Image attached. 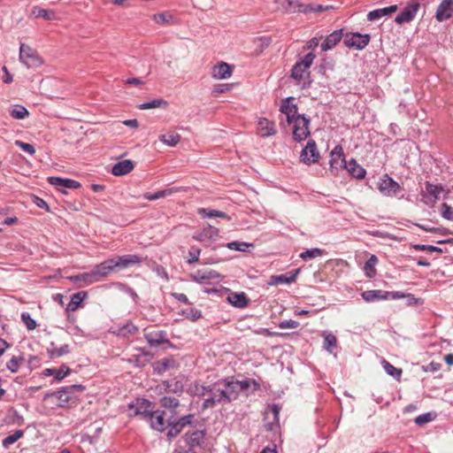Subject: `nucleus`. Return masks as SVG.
Wrapping results in <instances>:
<instances>
[{
  "instance_id": "34",
  "label": "nucleus",
  "mask_w": 453,
  "mask_h": 453,
  "mask_svg": "<svg viewBox=\"0 0 453 453\" xmlns=\"http://www.w3.org/2000/svg\"><path fill=\"white\" fill-rule=\"evenodd\" d=\"M101 278L103 277L99 274L95 266L90 271L77 275L79 280L84 281L88 285L97 282Z\"/></svg>"
},
{
  "instance_id": "36",
  "label": "nucleus",
  "mask_w": 453,
  "mask_h": 453,
  "mask_svg": "<svg viewBox=\"0 0 453 453\" xmlns=\"http://www.w3.org/2000/svg\"><path fill=\"white\" fill-rule=\"evenodd\" d=\"M81 187L79 181L58 177V193L67 194L66 189H77Z\"/></svg>"
},
{
  "instance_id": "54",
  "label": "nucleus",
  "mask_w": 453,
  "mask_h": 453,
  "mask_svg": "<svg viewBox=\"0 0 453 453\" xmlns=\"http://www.w3.org/2000/svg\"><path fill=\"white\" fill-rule=\"evenodd\" d=\"M173 17L169 12H161L153 15V20L157 24H170L172 23Z\"/></svg>"
},
{
  "instance_id": "3",
  "label": "nucleus",
  "mask_w": 453,
  "mask_h": 453,
  "mask_svg": "<svg viewBox=\"0 0 453 453\" xmlns=\"http://www.w3.org/2000/svg\"><path fill=\"white\" fill-rule=\"evenodd\" d=\"M443 192H445V188L441 184H433L430 181H426L425 187L420 192L421 202L433 208Z\"/></svg>"
},
{
  "instance_id": "62",
  "label": "nucleus",
  "mask_w": 453,
  "mask_h": 453,
  "mask_svg": "<svg viewBox=\"0 0 453 453\" xmlns=\"http://www.w3.org/2000/svg\"><path fill=\"white\" fill-rule=\"evenodd\" d=\"M148 353H143L142 355H134L130 359V362H133L138 367H143L146 365L148 359L146 358Z\"/></svg>"
},
{
  "instance_id": "18",
  "label": "nucleus",
  "mask_w": 453,
  "mask_h": 453,
  "mask_svg": "<svg viewBox=\"0 0 453 453\" xmlns=\"http://www.w3.org/2000/svg\"><path fill=\"white\" fill-rule=\"evenodd\" d=\"M453 15V0H443L437 7L435 19L443 21L450 19Z\"/></svg>"
},
{
  "instance_id": "7",
  "label": "nucleus",
  "mask_w": 453,
  "mask_h": 453,
  "mask_svg": "<svg viewBox=\"0 0 453 453\" xmlns=\"http://www.w3.org/2000/svg\"><path fill=\"white\" fill-rule=\"evenodd\" d=\"M310 119L305 117L304 114L297 115L293 119V138L296 142H302L310 135Z\"/></svg>"
},
{
  "instance_id": "43",
  "label": "nucleus",
  "mask_w": 453,
  "mask_h": 453,
  "mask_svg": "<svg viewBox=\"0 0 453 453\" xmlns=\"http://www.w3.org/2000/svg\"><path fill=\"white\" fill-rule=\"evenodd\" d=\"M180 140V135L175 132H169L165 134H161L159 136L160 142L171 147L176 146Z\"/></svg>"
},
{
  "instance_id": "33",
  "label": "nucleus",
  "mask_w": 453,
  "mask_h": 453,
  "mask_svg": "<svg viewBox=\"0 0 453 453\" xmlns=\"http://www.w3.org/2000/svg\"><path fill=\"white\" fill-rule=\"evenodd\" d=\"M27 360L21 354L13 355L7 362L6 368L12 373L18 372L25 365Z\"/></svg>"
},
{
  "instance_id": "48",
  "label": "nucleus",
  "mask_w": 453,
  "mask_h": 453,
  "mask_svg": "<svg viewBox=\"0 0 453 453\" xmlns=\"http://www.w3.org/2000/svg\"><path fill=\"white\" fill-rule=\"evenodd\" d=\"M325 254V250L319 249V248H313L310 250H306L305 251L302 252L300 254V257L304 260H311L318 257H322Z\"/></svg>"
},
{
  "instance_id": "50",
  "label": "nucleus",
  "mask_w": 453,
  "mask_h": 453,
  "mask_svg": "<svg viewBox=\"0 0 453 453\" xmlns=\"http://www.w3.org/2000/svg\"><path fill=\"white\" fill-rule=\"evenodd\" d=\"M10 115L16 119H23L29 115L28 111L22 105H15L10 111Z\"/></svg>"
},
{
  "instance_id": "15",
  "label": "nucleus",
  "mask_w": 453,
  "mask_h": 453,
  "mask_svg": "<svg viewBox=\"0 0 453 453\" xmlns=\"http://www.w3.org/2000/svg\"><path fill=\"white\" fill-rule=\"evenodd\" d=\"M379 189L385 196H395L400 192L401 187L391 177L386 175L380 182Z\"/></svg>"
},
{
  "instance_id": "46",
  "label": "nucleus",
  "mask_w": 453,
  "mask_h": 453,
  "mask_svg": "<svg viewBox=\"0 0 453 453\" xmlns=\"http://www.w3.org/2000/svg\"><path fill=\"white\" fill-rule=\"evenodd\" d=\"M208 389H209V385L204 386V385H201L197 382H195L194 384L190 385L188 392L191 395L204 396V395H208Z\"/></svg>"
},
{
  "instance_id": "2",
  "label": "nucleus",
  "mask_w": 453,
  "mask_h": 453,
  "mask_svg": "<svg viewBox=\"0 0 453 453\" xmlns=\"http://www.w3.org/2000/svg\"><path fill=\"white\" fill-rule=\"evenodd\" d=\"M208 395H210L203 403V410L213 408L219 403H226V392L220 380L209 385Z\"/></svg>"
},
{
  "instance_id": "29",
  "label": "nucleus",
  "mask_w": 453,
  "mask_h": 453,
  "mask_svg": "<svg viewBox=\"0 0 453 453\" xmlns=\"http://www.w3.org/2000/svg\"><path fill=\"white\" fill-rule=\"evenodd\" d=\"M134 167V165L132 160L125 159V160H122V161H119V162L114 164L111 168V173L114 176H123V175H126V174L129 173L130 172H132Z\"/></svg>"
},
{
  "instance_id": "38",
  "label": "nucleus",
  "mask_w": 453,
  "mask_h": 453,
  "mask_svg": "<svg viewBox=\"0 0 453 453\" xmlns=\"http://www.w3.org/2000/svg\"><path fill=\"white\" fill-rule=\"evenodd\" d=\"M298 273H299V270H296L294 273H285V274L272 276L271 283L272 284H289V283H292V282H294L296 280Z\"/></svg>"
},
{
  "instance_id": "22",
  "label": "nucleus",
  "mask_w": 453,
  "mask_h": 453,
  "mask_svg": "<svg viewBox=\"0 0 453 453\" xmlns=\"http://www.w3.org/2000/svg\"><path fill=\"white\" fill-rule=\"evenodd\" d=\"M83 388L84 387L80 384H73L69 387L58 388V406L63 407L69 403V401L72 399L71 393L73 390L81 391Z\"/></svg>"
},
{
  "instance_id": "39",
  "label": "nucleus",
  "mask_w": 453,
  "mask_h": 453,
  "mask_svg": "<svg viewBox=\"0 0 453 453\" xmlns=\"http://www.w3.org/2000/svg\"><path fill=\"white\" fill-rule=\"evenodd\" d=\"M178 190L179 189L176 188H171L159 190L155 193L147 192L143 195V197L148 201H154V200H157V199L171 196L172 194L177 192Z\"/></svg>"
},
{
  "instance_id": "57",
  "label": "nucleus",
  "mask_w": 453,
  "mask_h": 453,
  "mask_svg": "<svg viewBox=\"0 0 453 453\" xmlns=\"http://www.w3.org/2000/svg\"><path fill=\"white\" fill-rule=\"evenodd\" d=\"M435 415L431 412L423 413L415 418L414 422L418 426H424L434 420Z\"/></svg>"
},
{
  "instance_id": "1",
  "label": "nucleus",
  "mask_w": 453,
  "mask_h": 453,
  "mask_svg": "<svg viewBox=\"0 0 453 453\" xmlns=\"http://www.w3.org/2000/svg\"><path fill=\"white\" fill-rule=\"evenodd\" d=\"M280 8L288 13H303L323 12L333 7L331 5H322L317 4H303L299 0H283Z\"/></svg>"
},
{
  "instance_id": "27",
  "label": "nucleus",
  "mask_w": 453,
  "mask_h": 453,
  "mask_svg": "<svg viewBox=\"0 0 453 453\" xmlns=\"http://www.w3.org/2000/svg\"><path fill=\"white\" fill-rule=\"evenodd\" d=\"M292 97L286 98L281 105L280 111L286 115L288 123H292L293 119L297 117V107L295 104H292Z\"/></svg>"
},
{
  "instance_id": "49",
  "label": "nucleus",
  "mask_w": 453,
  "mask_h": 453,
  "mask_svg": "<svg viewBox=\"0 0 453 453\" xmlns=\"http://www.w3.org/2000/svg\"><path fill=\"white\" fill-rule=\"evenodd\" d=\"M23 435V430H16L13 434H9L3 440V447L8 449L12 444L15 443L18 440H19Z\"/></svg>"
},
{
  "instance_id": "42",
  "label": "nucleus",
  "mask_w": 453,
  "mask_h": 453,
  "mask_svg": "<svg viewBox=\"0 0 453 453\" xmlns=\"http://www.w3.org/2000/svg\"><path fill=\"white\" fill-rule=\"evenodd\" d=\"M113 265V258H111L96 265L95 267L98 271L99 274L104 278L109 275L115 269Z\"/></svg>"
},
{
  "instance_id": "40",
  "label": "nucleus",
  "mask_w": 453,
  "mask_h": 453,
  "mask_svg": "<svg viewBox=\"0 0 453 453\" xmlns=\"http://www.w3.org/2000/svg\"><path fill=\"white\" fill-rule=\"evenodd\" d=\"M31 15L35 19L42 18L45 20H51L55 19V12L41 8L39 6H34L31 10Z\"/></svg>"
},
{
  "instance_id": "44",
  "label": "nucleus",
  "mask_w": 453,
  "mask_h": 453,
  "mask_svg": "<svg viewBox=\"0 0 453 453\" xmlns=\"http://www.w3.org/2000/svg\"><path fill=\"white\" fill-rule=\"evenodd\" d=\"M378 263V258L375 255H372L369 259L365 262L364 270L365 275L369 278H372L376 274L375 265Z\"/></svg>"
},
{
  "instance_id": "53",
  "label": "nucleus",
  "mask_w": 453,
  "mask_h": 453,
  "mask_svg": "<svg viewBox=\"0 0 453 453\" xmlns=\"http://www.w3.org/2000/svg\"><path fill=\"white\" fill-rule=\"evenodd\" d=\"M167 103L162 98L158 99H153L148 102H145L139 105V108L142 110H148V109H153V108H159L163 105H166Z\"/></svg>"
},
{
  "instance_id": "41",
  "label": "nucleus",
  "mask_w": 453,
  "mask_h": 453,
  "mask_svg": "<svg viewBox=\"0 0 453 453\" xmlns=\"http://www.w3.org/2000/svg\"><path fill=\"white\" fill-rule=\"evenodd\" d=\"M159 402L163 408L170 410L173 415L176 414V409L180 406V401L177 398L163 396Z\"/></svg>"
},
{
  "instance_id": "24",
  "label": "nucleus",
  "mask_w": 453,
  "mask_h": 453,
  "mask_svg": "<svg viewBox=\"0 0 453 453\" xmlns=\"http://www.w3.org/2000/svg\"><path fill=\"white\" fill-rule=\"evenodd\" d=\"M342 31V29H338L328 35L321 43V50L323 51H327L338 44L344 37Z\"/></svg>"
},
{
  "instance_id": "56",
  "label": "nucleus",
  "mask_w": 453,
  "mask_h": 453,
  "mask_svg": "<svg viewBox=\"0 0 453 453\" xmlns=\"http://www.w3.org/2000/svg\"><path fill=\"white\" fill-rule=\"evenodd\" d=\"M337 339L333 334H327L324 336V347L329 352L336 348Z\"/></svg>"
},
{
  "instance_id": "64",
  "label": "nucleus",
  "mask_w": 453,
  "mask_h": 453,
  "mask_svg": "<svg viewBox=\"0 0 453 453\" xmlns=\"http://www.w3.org/2000/svg\"><path fill=\"white\" fill-rule=\"evenodd\" d=\"M405 299H406V304L408 306H418V305H422L424 303L423 299L417 298L412 294H406Z\"/></svg>"
},
{
  "instance_id": "45",
  "label": "nucleus",
  "mask_w": 453,
  "mask_h": 453,
  "mask_svg": "<svg viewBox=\"0 0 453 453\" xmlns=\"http://www.w3.org/2000/svg\"><path fill=\"white\" fill-rule=\"evenodd\" d=\"M239 392L246 391L250 387L253 388V391H257L260 389V384L253 379H245L243 380H237Z\"/></svg>"
},
{
  "instance_id": "51",
  "label": "nucleus",
  "mask_w": 453,
  "mask_h": 453,
  "mask_svg": "<svg viewBox=\"0 0 453 453\" xmlns=\"http://www.w3.org/2000/svg\"><path fill=\"white\" fill-rule=\"evenodd\" d=\"M180 314L187 319L191 321H196L202 317V312L200 310L196 308H188L182 310Z\"/></svg>"
},
{
  "instance_id": "58",
  "label": "nucleus",
  "mask_w": 453,
  "mask_h": 453,
  "mask_svg": "<svg viewBox=\"0 0 453 453\" xmlns=\"http://www.w3.org/2000/svg\"><path fill=\"white\" fill-rule=\"evenodd\" d=\"M251 244L244 242H231L226 243V247L232 250L246 251Z\"/></svg>"
},
{
  "instance_id": "61",
  "label": "nucleus",
  "mask_w": 453,
  "mask_h": 453,
  "mask_svg": "<svg viewBox=\"0 0 453 453\" xmlns=\"http://www.w3.org/2000/svg\"><path fill=\"white\" fill-rule=\"evenodd\" d=\"M387 16L386 9L380 8L369 12L367 14V19L369 21H376L381 19L382 17Z\"/></svg>"
},
{
  "instance_id": "55",
  "label": "nucleus",
  "mask_w": 453,
  "mask_h": 453,
  "mask_svg": "<svg viewBox=\"0 0 453 453\" xmlns=\"http://www.w3.org/2000/svg\"><path fill=\"white\" fill-rule=\"evenodd\" d=\"M137 331L138 327L135 325L127 323L125 326L119 327V334L127 337L134 334Z\"/></svg>"
},
{
  "instance_id": "60",
  "label": "nucleus",
  "mask_w": 453,
  "mask_h": 453,
  "mask_svg": "<svg viewBox=\"0 0 453 453\" xmlns=\"http://www.w3.org/2000/svg\"><path fill=\"white\" fill-rule=\"evenodd\" d=\"M441 215L443 219L453 221V207L443 203L441 206Z\"/></svg>"
},
{
  "instance_id": "31",
  "label": "nucleus",
  "mask_w": 453,
  "mask_h": 453,
  "mask_svg": "<svg viewBox=\"0 0 453 453\" xmlns=\"http://www.w3.org/2000/svg\"><path fill=\"white\" fill-rule=\"evenodd\" d=\"M88 297L86 291H79L72 295L71 299L66 306V311H74L81 307L83 301Z\"/></svg>"
},
{
  "instance_id": "52",
  "label": "nucleus",
  "mask_w": 453,
  "mask_h": 453,
  "mask_svg": "<svg viewBox=\"0 0 453 453\" xmlns=\"http://www.w3.org/2000/svg\"><path fill=\"white\" fill-rule=\"evenodd\" d=\"M382 365L386 372L392 376L393 378L399 380L402 375V370L399 368L395 367L393 365H391L389 362L383 360Z\"/></svg>"
},
{
  "instance_id": "37",
  "label": "nucleus",
  "mask_w": 453,
  "mask_h": 453,
  "mask_svg": "<svg viewBox=\"0 0 453 453\" xmlns=\"http://www.w3.org/2000/svg\"><path fill=\"white\" fill-rule=\"evenodd\" d=\"M228 302L236 308H244L248 305V298L245 293H231L227 297Z\"/></svg>"
},
{
  "instance_id": "23",
  "label": "nucleus",
  "mask_w": 453,
  "mask_h": 453,
  "mask_svg": "<svg viewBox=\"0 0 453 453\" xmlns=\"http://www.w3.org/2000/svg\"><path fill=\"white\" fill-rule=\"evenodd\" d=\"M146 341L150 347H157L163 343L169 342L167 334L164 331H153L144 334Z\"/></svg>"
},
{
  "instance_id": "5",
  "label": "nucleus",
  "mask_w": 453,
  "mask_h": 453,
  "mask_svg": "<svg viewBox=\"0 0 453 453\" xmlns=\"http://www.w3.org/2000/svg\"><path fill=\"white\" fill-rule=\"evenodd\" d=\"M316 56L310 52L297 61L292 68L291 77L298 81L309 75V68L312 65Z\"/></svg>"
},
{
  "instance_id": "12",
  "label": "nucleus",
  "mask_w": 453,
  "mask_h": 453,
  "mask_svg": "<svg viewBox=\"0 0 453 453\" xmlns=\"http://www.w3.org/2000/svg\"><path fill=\"white\" fill-rule=\"evenodd\" d=\"M146 422L150 424L151 429L163 433L169 429L168 422L165 420V411L156 410L152 411Z\"/></svg>"
},
{
  "instance_id": "20",
  "label": "nucleus",
  "mask_w": 453,
  "mask_h": 453,
  "mask_svg": "<svg viewBox=\"0 0 453 453\" xmlns=\"http://www.w3.org/2000/svg\"><path fill=\"white\" fill-rule=\"evenodd\" d=\"M183 438L189 448L201 447L204 443L205 432L196 430L191 433H186Z\"/></svg>"
},
{
  "instance_id": "35",
  "label": "nucleus",
  "mask_w": 453,
  "mask_h": 453,
  "mask_svg": "<svg viewBox=\"0 0 453 453\" xmlns=\"http://www.w3.org/2000/svg\"><path fill=\"white\" fill-rule=\"evenodd\" d=\"M101 278L103 277L99 274L95 266L90 271L77 275L79 280L84 281L88 285L97 282Z\"/></svg>"
},
{
  "instance_id": "19",
  "label": "nucleus",
  "mask_w": 453,
  "mask_h": 453,
  "mask_svg": "<svg viewBox=\"0 0 453 453\" xmlns=\"http://www.w3.org/2000/svg\"><path fill=\"white\" fill-rule=\"evenodd\" d=\"M142 261V258L138 255L128 254L113 258V265L115 268H127L134 265H139Z\"/></svg>"
},
{
  "instance_id": "8",
  "label": "nucleus",
  "mask_w": 453,
  "mask_h": 453,
  "mask_svg": "<svg viewBox=\"0 0 453 453\" xmlns=\"http://www.w3.org/2000/svg\"><path fill=\"white\" fill-rule=\"evenodd\" d=\"M370 40L369 34L347 33L343 37V42L346 47L358 50L365 49L369 44Z\"/></svg>"
},
{
  "instance_id": "11",
  "label": "nucleus",
  "mask_w": 453,
  "mask_h": 453,
  "mask_svg": "<svg viewBox=\"0 0 453 453\" xmlns=\"http://www.w3.org/2000/svg\"><path fill=\"white\" fill-rule=\"evenodd\" d=\"M19 60L27 68L35 67L41 64L37 53L25 43H21L19 47Z\"/></svg>"
},
{
  "instance_id": "13",
  "label": "nucleus",
  "mask_w": 453,
  "mask_h": 453,
  "mask_svg": "<svg viewBox=\"0 0 453 453\" xmlns=\"http://www.w3.org/2000/svg\"><path fill=\"white\" fill-rule=\"evenodd\" d=\"M301 160L306 165L316 163L319 158V152L314 140H309L300 154Z\"/></svg>"
},
{
  "instance_id": "32",
  "label": "nucleus",
  "mask_w": 453,
  "mask_h": 453,
  "mask_svg": "<svg viewBox=\"0 0 453 453\" xmlns=\"http://www.w3.org/2000/svg\"><path fill=\"white\" fill-rule=\"evenodd\" d=\"M362 298L367 302L372 303L379 300H386L388 298L387 291L380 289L366 290L361 294Z\"/></svg>"
},
{
  "instance_id": "47",
  "label": "nucleus",
  "mask_w": 453,
  "mask_h": 453,
  "mask_svg": "<svg viewBox=\"0 0 453 453\" xmlns=\"http://www.w3.org/2000/svg\"><path fill=\"white\" fill-rule=\"evenodd\" d=\"M199 215H201L203 218H228L227 214L221 211L212 210V209H206L202 208L198 211Z\"/></svg>"
},
{
  "instance_id": "4",
  "label": "nucleus",
  "mask_w": 453,
  "mask_h": 453,
  "mask_svg": "<svg viewBox=\"0 0 453 453\" xmlns=\"http://www.w3.org/2000/svg\"><path fill=\"white\" fill-rule=\"evenodd\" d=\"M127 407L130 417L141 416L145 421L151 416L150 413L154 410L153 403L145 398H137L130 403Z\"/></svg>"
},
{
  "instance_id": "21",
  "label": "nucleus",
  "mask_w": 453,
  "mask_h": 453,
  "mask_svg": "<svg viewBox=\"0 0 453 453\" xmlns=\"http://www.w3.org/2000/svg\"><path fill=\"white\" fill-rule=\"evenodd\" d=\"M218 235L219 229L211 225H207L200 232L194 234L193 239L201 242H207L215 240Z\"/></svg>"
},
{
  "instance_id": "17",
  "label": "nucleus",
  "mask_w": 453,
  "mask_h": 453,
  "mask_svg": "<svg viewBox=\"0 0 453 453\" xmlns=\"http://www.w3.org/2000/svg\"><path fill=\"white\" fill-rule=\"evenodd\" d=\"M220 380L222 381V385L226 392V403H230L236 400L240 394L237 380L230 379H222Z\"/></svg>"
},
{
  "instance_id": "6",
  "label": "nucleus",
  "mask_w": 453,
  "mask_h": 453,
  "mask_svg": "<svg viewBox=\"0 0 453 453\" xmlns=\"http://www.w3.org/2000/svg\"><path fill=\"white\" fill-rule=\"evenodd\" d=\"M195 420V414H188L185 416H182L173 421L168 422L169 429L166 433V437L169 441L176 438L181 431L189 425H192Z\"/></svg>"
},
{
  "instance_id": "63",
  "label": "nucleus",
  "mask_w": 453,
  "mask_h": 453,
  "mask_svg": "<svg viewBox=\"0 0 453 453\" xmlns=\"http://www.w3.org/2000/svg\"><path fill=\"white\" fill-rule=\"evenodd\" d=\"M21 319L28 330H33L36 327V322L31 318L29 313L23 312L21 314Z\"/></svg>"
},
{
  "instance_id": "16",
  "label": "nucleus",
  "mask_w": 453,
  "mask_h": 453,
  "mask_svg": "<svg viewBox=\"0 0 453 453\" xmlns=\"http://www.w3.org/2000/svg\"><path fill=\"white\" fill-rule=\"evenodd\" d=\"M419 9L418 3H412L404 7V9L397 14L395 21L398 24L408 23L411 21L416 16Z\"/></svg>"
},
{
  "instance_id": "59",
  "label": "nucleus",
  "mask_w": 453,
  "mask_h": 453,
  "mask_svg": "<svg viewBox=\"0 0 453 453\" xmlns=\"http://www.w3.org/2000/svg\"><path fill=\"white\" fill-rule=\"evenodd\" d=\"M201 254V250L196 246H192L188 250V258L187 263L191 265L198 262Z\"/></svg>"
},
{
  "instance_id": "25",
  "label": "nucleus",
  "mask_w": 453,
  "mask_h": 453,
  "mask_svg": "<svg viewBox=\"0 0 453 453\" xmlns=\"http://www.w3.org/2000/svg\"><path fill=\"white\" fill-rule=\"evenodd\" d=\"M232 67L225 62H220L212 67L211 76L217 80H225L232 75Z\"/></svg>"
},
{
  "instance_id": "30",
  "label": "nucleus",
  "mask_w": 453,
  "mask_h": 453,
  "mask_svg": "<svg viewBox=\"0 0 453 453\" xmlns=\"http://www.w3.org/2000/svg\"><path fill=\"white\" fill-rule=\"evenodd\" d=\"M345 169L352 177L358 180H363L366 174L365 168L357 164V162L353 158L347 163Z\"/></svg>"
},
{
  "instance_id": "26",
  "label": "nucleus",
  "mask_w": 453,
  "mask_h": 453,
  "mask_svg": "<svg viewBox=\"0 0 453 453\" xmlns=\"http://www.w3.org/2000/svg\"><path fill=\"white\" fill-rule=\"evenodd\" d=\"M175 360L172 357H164L162 359H159L156 361L153 365V372L156 374H163L166 371L173 369L175 367Z\"/></svg>"
},
{
  "instance_id": "10",
  "label": "nucleus",
  "mask_w": 453,
  "mask_h": 453,
  "mask_svg": "<svg viewBox=\"0 0 453 453\" xmlns=\"http://www.w3.org/2000/svg\"><path fill=\"white\" fill-rule=\"evenodd\" d=\"M330 172L333 174H337L340 170L346 167L347 162L343 153V149L341 145H336L330 152Z\"/></svg>"
},
{
  "instance_id": "28",
  "label": "nucleus",
  "mask_w": 453,
  "mask_h": 453,
  "mask_svg": "<svg viewBox=\"0 0 453 453\" xmlns=\"http://www.w3.org/2000/svg\"><path fill=\"white\" fill-rule=\"evenodd\" d=\"M257 131L262 137H269L276 134L274 122L262 118L257 122Z\"/></svg>"
},
{
  "instance_id": "14",
  "label": "nucleus",
  "mask_w": 453,
  "mask_h": 453,
  "mask_svg": "<svg viewBox=\"0 0 453 453\" xmlns=\"http://www.w3.org/2000/svg\"><path fill=\"white\" fill-rule=\"evenodd\" d=\"M158 387L161 393H173L180 395L184 392L183 380L178 377L163 380Z\"/></svg>"
},
{
  "instance_id": "9",
  "label": "nucleus",
  "mask_w": 453,
  "mask_h": 453,
  "mask_svg": "<svg viewBox=\"0 0 453 453\" xmlns=\"http://www.w3.org/2000/svg\"><path fill=\"white\" fill-rule=\"evenodd\" d=\"M190 279L199 284L219 283L223 276L215 270H197L190 274Z\"/></svg>"
}]
</instances>
